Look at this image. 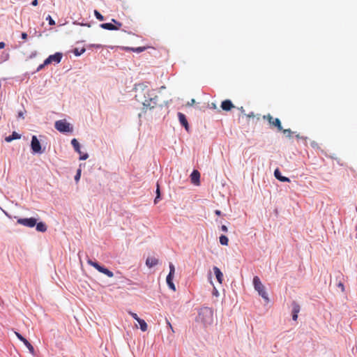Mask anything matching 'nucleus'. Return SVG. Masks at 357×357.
<instances>
[{"label": "nucleus", "instance_id": "obj_1", "mask_svg": "<svg viewBox=\"0 0 357 357\" xmlns=\"http://www.w3.org/2000/svg\"><path fill=\"white\" fill-rule=\"evenodd\" d=\"M144 90L145 91V93H146L147 96H148V98H146L144 100V101L143 102V108H142V109L146 112L149 109H153V108H155L156 107V105H157V100H156L157 96H154V97H152L151 95L150 94L151 91L149 89H147V88L144 89Z\"/></svg>", "mask_w": 357, "mask_h": 357}, {"label": "nucleus", "instance_id": "obj_2", "mask_svg": "<svg viewBox=\"0 0 357 357\" xmlns=\"http://www.w3.org/2000/svg\"><path fill=\"white\" fill-rule=\"evenodd\" d=\"M253 285L255 289L258 292V294L266 301H268V294L265 291V287L264 284L261 283L259 278L258 276H255L253 278Z\"/></svg>", "mask_w": 357, "mask_h": 357}, {"label": "nucleus", "instance_id": "obj_3", "mask_svg": "<svg viewBox=\"0 0 357 357\" xmlns=\"http://www.w3.org/2000/svg\"><path fill=\"white\" fill-rule=\"evenodd\" d=\"M88 264L90 266L94 267L96 270H98L99 272L106 275L109 278H112L114 276V273L109 271V269L100 266L97 262L92 261L91 259H89L87 260Z\"/></svg>", "mask_w": 357, "mask_h": 357}, {"label": "nucleus", "instance_id": "obj_4", "mask_svg": "<svg viewBox=\"0 0 357 357\" xmlns=\"http://www.w3.org/2000/svg\"><path fill=\"white\" fill-rule=\"evenodd\" d=\"M55 128L61 132H70L73 131L69 123L65 120H59L55 123Z\"/></svg>", "mask_w": 357, "mask_h": 357}, {"label": "nucleus", "instance_id": "obj_5", "mask_svg": "<svg viewBox=\"0 0 357 357\" xmlns=\"http://www.w3.org/2000/svg\"><path fill=\"white\" fill-rule=\"evenodd\" d=\"M263 119L267 120L271 126L276 127L278 131L282 130L281 122L279 119H274L270 114L264 115L263 116Z\"/></svg>", "mask_w": 357, "mask_h": 357}, {"label": "nucleus", "instance_id": "obj_6", "mask_svg": "<svg viewBox=\"0 0 357 357\" xmlns=\"http://www.w3.org/2000/svg\"><path fill=\"white\" fill-rule=\"evenodd\" d=\"M36 222L37 220L34 218H18L17 220L19 225L30 228L33 227L36 225Z\"/></svg>", "mask_w": 357, "mask_h": 357}, {"label": "nucleus", "instance_id": "obj_7", "mask_svg": "<svg viewBox=\"0 0 357 357\" xmlns=\"http://www.w3.org/2000/svg\"><path fill=\"white\" fill-rule=\"evenodd\" d=\"M62 59V54L59 52H56L54 54L49 56L45 60V64H50L53 62L59 63Z\"/></svg>", "mask_w": 357, "mask_h": 357}, {"label": "nucleus", "instance_id": "obj_8", "mask_svg": "<svg viewBox=\"0 0 357 357\" xmlns=\"http://www.w3.org/2000/svg\"><path fill=\"white\" fill-rule=\"evenodd\" d=\"M31 147L33 153H41V146L36 136L31 138Z\"/></svg>", "mask_w": 357, "mask_h": 357}, {"label": "nucleus", "instance_id": "obj_9", "mask_svg": "<svg viewBox=\"0 0 357 357\" xmlns=\"http://www.w3.org/2000/svg\"><path fill=\"white\" fill-rule=\"evenodd\" d=\"M190 179L193 184L199 185L200 173L197 170H194L190 175Z\"/></svg>", "mask_w": 357, "mask_h": 357}, {"label": "nucleus", "instance_id": "obj_10", "mask_svg": "<svg viewBox=\"0 0 357 357\" xmlns=\"http://www.w3.org/2000/svg\"><path fill=\"white\" fill-rule=\"evenodd\" d=\"M178 120H179V122L180 123L184 126L185 129L187 130V131H189V124H188V122L187 121V119L185 116V114H183V113L181 112H178Z\"/></svg>", "mask_w": 357, "mask_h": 357}, {"label": "nucleus", "instance_id": "obj_11", "mask_svg": "<svg viewBox=\"0 0 357 357\" xmlns=\"http://www.w3.org/2000/svg\"><path fill=\"white\" fill-rule=\"evenodd\" d=\"M234 107V105H233V103L231 102V101L230 100H225L222 101L221 103V108L224 111H227V112L230 111Z\"/></svg>", "mask_w": 357, "mask_h": 357}, {"label": "nucleus", "instance_id": "obj_12", "mask_svg": "<svg viewBox=\"0 0 357 357\" xmlns=\"http://www.w3.org/2000/svg\"><path fill=\"white\" fill-rule=\"evenodd\" d=\"M213 269L214 273L215 275V277L217 278V280L218 281V282L220 284H222V281H223V274H222V273L221 272L220 268H218L217 266H214Z\"/></svg>", "mask_w": 357, "mask_h": 357}, {"label": "nucleus", "instance_id": "obj_13", "mask_svg": "<svg viewBox=\"0 0 357 357\" xmlns=\"http://www.w3.org/2000/svg\"><path fill=\"white\" fill-rule=\"evenodd\" d=\"M274 175L276 177V178H278L280 181H282V182H289L290 181L289 178H287L286 176H282L280 174V172L278 169L275 170Z\"/></svg>", "mask_w": 357, "mask_h": 357}, {"label": "nucleus", "instance_id": "obj_14", "mask_svg": "<svg viewBox=\"0 0 357 357\" xmlns=\"http://www.w3.org/2000/svg\"><path fill=\"white\" fill-rule=\"evenodd\" d=\"M158 260L155 257H148L146 261V264L149 268H151L158 264Z\"/></svg>", "mask_w": 357, "mask_h": 357}, {"label": "nucleus", "instance_id": "obj_15", "mask_svg": "<svg viewBox=\"0 0 357 357\" xmlns=\"http://www.w3.org/2000/svg\"><path fill=\"white\" fill-rule=\"evenodd\" d=\"M100 27L104 29L111 30V31L119 30V27H116V26H114L112 23L101 24H100Z\"/></svg>", "mask_w": 357, "mask_h": 357}, {"label": "nucleus", "instance_id": "obj_16", "mask_svg": "<svg viewBox=\"0 0 357 357\" xmlns=\"http://www.w3.org/2000/svg\"><path fill=\"white\" fill-rule=\"evenodd\" d=\"M21 138V135L16 132H13L12 135L6 137L5 140L7 142H10L14 139H19Z\"/></svg>", "mask_w": 357, "mask_h": 357}, {"label": "nucleus", "instance_id": "obj_17", "mask_svg": "<svg viewBox=\"0 0 357 357\" xmlns=\"http://www.w3.org/2000/svg\"><path fill=\"white\" fill-rule=\"evenodd\" d=\"M35 226H36V230L40 232H45L47 229L46 225L43 222H36V225Z\"/></svg>", "mask_w": 357, "mask_h": 357}, {"label": "nucleus", "instance_id": "obj_18", "mask_svg": "<svg viewBox=\"0 0 357 357\" xmlns=\"http://www.w3.org/2000/svg\"><path fill=\"white\" fill-rule=\"evenodd\" d=\"M71 144L73 146L75 151L81 155L82 152L80 150V146H79V143L78 142V141L76 139H73L71 140Z\"/></svg>", "mask_w": 357, "mask_h": 357}, {"label": "nucleus", "instance_id": "obj_19", "mask_svg": "<svg viewBox=\"0 0 357 357\" xmlns=\"http://www.w3.org/2000/svg\"><path fill=\"white\" fill-rule=\"evenodd\" d=\"M173 275H168L167 276V278H166V281H167V283L169 286V287L172 289L173 291H176V287H175V285L173 283L172 280H173Z\"/></svg>", "mask_w": 357, "mask_h": 357}, {"label": "nucleus", "instance_id": "obj_20", "mask_svg": "<svg viewBox=\"0 0 357 357\" xmlns=\"http://www.w3.org/2000/svg\"><path fill=\"white\" fill-rule=\"evenodd\" d=\"M291 305H292V314H298L300 310H301V307H300L299 304L298 303H296V301H293Z\"/></svg>", "mask_w": 357, "mask_h": 357}, {"label": "nucleus", "instance_id": "obj_21", "mask_svg": "<svg viewBox=\"0 0 357 357\" xmlns=\"http://www.w3.org/2000/svg\"><path fill=\"white\" fill-rule=\"evenodd\" d=\"M24 345L27 347L30 353L33 355L35 354V350L33 347L31 345V344L26 339L24 342Z\"/></svg>", "mask_w": 357, "mask_h": 357}, {"label": "nucleus", "instance_id": "obj_22", "mask_svg": "<svg viewBox=\"0 0 357 357\" xmlns=\"http://www.w3.org/2000/svg\"><path fill=\"white\" fill-rule=\"evenodd\" d=\"M139 326H140V329L142 331L144 332V331H147L148 326H147V324L146 323V321L144 319H142L141 321H139Z\"/></svg>", "mask_w": 357, "mask_h": 357}, {"label": "nucleus", "instance_id": "obj_23", "mask_svg": "<svg viewBox=\"0 0 357 357\" xmlns=\"http://www.w3.org/2000/svg\"><path fill=\"white\" fill-rule=\"evenodd\" d=\"M220 243L223 245H227L229 243V239L226 236L222 235L220 236Z\"/></svg>", "mask_w": 357, "mask_h": 357}, {"label": "nucleus", "instance_id": "obj_24", "mask_svg": "<svg viewBox=\"0 0 357 357\" xmlns=\"http://www.w3.org/2000/svg\"><path fill=\"white\" fill-rule=\"evenodd\" d=\"M85 52V48H82L80 50H79L78 48H75L73 51V52L74 53V54L75 56H80L81 54H82L84 52Z\"/></svg>", "mask_w": 357, "mask_h": 357}, {"label": "nucleus", "instance_id": "obj_25", "mask_svg": "<svg viewBox=\"0 0 357 357\" xmlns=\"http://www.w3.org/2000/svg\"><path fill=\"white\" fill-rule=\"evenodd\" d=\"M94 15L100 21H103L105 19L103 15L96 10H94Z\"/></svg>", "mask_w": 357, "mask_h": 357}, {"label": "nucleus", "instance_id": "obj_26", "mask_svg": "<svg viewBox=\"0 0 357 357\" xmlns=\"http://www.w3.org/2000/svg\"><path fill=\"white\" fill-rule=\"evenodd\" d=\"M128 50L132 51V52H137V53H139V52H142L143 51H144L146 50V47H137V48H128Z\"/></svg>", "mask_w": 357, "mask_h": 357}, {"label": "nucleus", "instance_id": "obj_27", "mask_svg": "<svg viewBox=\"0 0 357 357\" xmlns=\"http://www.w3.org/2000/svg\"><path fill=\"white\" fill-rule=\"evenodd\" d=\"M156 193H157V196H156V197L154 199V203L155 204H156L158 202V199L160 198V188H159V185L158 184H157Z\"/></svg>", "mask_w": 357, "mask_h": 357}, {"label": "nucleus", "instance_id": "obj_28", "mask_svg": "<svg viewBox=\"0 0 357 357\" xmlns=\"http://www.w3.org/2000/svg\"><path fill=\"white\" fill-rule=\"evenodd\" d=\"M174 273H175L174 266L173 265V264L170 263L169 264V273L168 275L174 276Z\"/></svg>", "mask_w": 357, "mask_h": 357}, {"label": "nucleus", "instance_id": "obj_29", "mask_svg": "<svg viewBox=\"0 0 357 357\" xmlns=\"http://www.w3.org/2000/svg\"><path fill=\"white\" fill-rule=\"evenodd\" d=\"M284 135H287V137H291V135L292 133L290 129H283L281 130Z\"/></svg>", "mask_w": 357, "mask_h": 357}, {"label": "nucleus", "instance_id": "obj_30", "mask_svg": "<svg viewBox=\"0 0 357 357\" xmlns=\"http://www.w3.org/2000/svg\"><path fill=\"white\" fill-rule=\"evenodd\" d=\"M80 176H81V169H77V174L75 176V180L76 182L79 181V180L80 179Z\"/></svg>", "mask_w": 357, "mask_h": 357}, {"label": "nucleus", "instance_id": "obj_31", "mask_svg": "<svg viewBox=\"0 0 357 357\" xmlns=\"http://www.w3.org/2000/svg\"><path fill=\"white\" fill-rule=\"evenodd\" d=\"M46 20L48 21V22H49V24L50 25H54L55 24V21L52 18V17L50 15H48L46 17Z\"/></svg>", "mask_w": 357, "mask_h": 357}, {"label": "nucleus", "instance_id": "obj_32", "mask_svg": "<svg viewBox=\"0 0 357 357\" xmlns=\"http://www.w3.org/2000/svg\"><path fill=\"white\" fill-rule=\"evenodd\" d=\"M15 335L17 336V337L20 340L22 341V342H24V341L26 340L21 334H20L18 332H15Z\"/></svg>", "mask_w": 357, "mask_h": 357}, {"label": "nucleus", "instance_id": "obj_33", "mask_svg": "<svg viewBox=\"0 0 357 357\" xmlns=\"http://www.w3.org/2000/svg\"><path fill=\"white\" fill-rule=\"evenodd\" d=\"M15 335L17 336V337L20 340L22 341V342H24V341L26 340L21 334H20L18 332H15Z\"/></svg>", "mask_w": 357, "mask_h": 357}, {"label": "nucleus", "instance_id": "obj_34", "mask_svg": "<svg viewBox=\"0 0 357 357\" xmlns=\"http://www.w3.org/2000/svg\"><path fill=\"white\" fill-rule=\"evenodd\" d=\"M112 22H113V24H118V26L119 27V29L122 26V24L121 22H119V21L116 20L115 19H112Z\"/></svg>", "mask_w": 357, "mask_h": 357}, {"label": "nucleus", "instance_id": "obj_35", "mask_svg": "<svg viewBox=\"0 0 357 357\" xmlns=\"http://www.w3.org/2000/svg\"><path fill=\"white\" fill-rule=\"evenodd\" d=\"M26 112V111H20L17 114V117L18 118H21V119H24V113Z\"/></svg>", "mask_w": 357, "mask_h": 357}, {"label": "nucleus", "instance_id": "obj_36", "mask_svg": "<svg viewBox=\"0 0 357 357\" xmlns=\"http://www.w3.org/2000/svg\"><path fill=\"white\" fill-rule=\"evenodd\" d=\"M89 157V155L87 153H85V154H83V155H81L80 157H79V160H86Z\"/></svg>", "mask_w": 357, "mask_h": 357}, {"label": "nucleus", "instance_id": "obj_37", "mask_svg": "<svg viewBox=\"0 0 357 357\" xmlns=\"http://www.w3.org/2000/svg\"><path fill=\"white\" fill-rule=\"evenodd\" d=\"M47 64H45V62L43 63V64H40L38 68H37V71H40L45 66H47Z\"/></svg>", "mask_w": 357, "mask_h": 357}, {"label": "nucleus", "instance_id": "obj_38", "mask_svg": "<svg viewBox=\"0 0 357 357\" xmlns=\"http://www.w3.org/2000/svg\"><path fill=\"white\" fill-rule=\"evenodd\" d=\"M129 313L132 317V318H134L135 319H137V317H139L136 313L131 312H130Z\"/></svg>", "mask_w": 357, "mask_h": 357}, {"label": "nucleus", "instance_id": "obj_39", "mask_svg": "<svg viewBox=\"0 0 357 357\" xmlns=\"http://www.w3.org/2000/svg\"><path fill=\"white\" fill-rule=\"evenodd\" d=\"M221 230H222V231H224V232H227L228 229H227V226H225V225H222V227H221Z\"/></svg>", "mask_w": 357, "mask_h": 357}, {"label": "nucleus", "instance_id": "obj_40", "mask_svg": "<svg viewBox=\"0 0 357 357\" xmlns=\"http://www.w3.org/2000/svg\"><path fill=\"white\" fill-rule=\"evenodd\" d=\"M22 38L24 40H26L27 38V34L25 32L22 33Z\"/></svg>", "mask_w": 357, "mask_h": 357}, {"label": "nucleus", "instance_id": "obj_41", "mask_svg": "<svg viewBox=\"0 0 357 357\" xmlns=\"http://www.w3.org/2000/svg\"><path fill=\"white\" fill-rule=\"evenodd\" d=\"M338 287L341 288L342 291H343L344 290V284L342 282H340L338 284Z\"/></svg>", "mask_w": 357, "mask_h": 357}, {"label": "nucleus", "instance_id": "obj_42", "mask_svg": "<svg viewBox=\"0 0 357 357\" xmlns=\"http://www.w3.org/2000/svg\"><path fill=\"white\" fill-rule=\"evenodd\" d=\"M292 319L294 321H296L298 319V314H292Z\"/></svg>", "mask_w": 357, "mask_h": 357}, {"label": "nucleus", "instance_id": "obj_43", "mask_svg": "<svg viewBox=\"0 0 357 357\" xmlns=\"http://www.w3.org/2000/svg\"><path fill=\"white\" fill-rule=\"evenodd\" d=\"M31 4L32 6H36L38 5V0H33L32 2H31Z\"/></svg>", "mask_w": 357, "mask_h": 357}, {"label": "nucleus", "instance_id": "obj_44", "mask_svg": "<svg viewBox=\"0 0 357 357\" xmlns=\"http://www.w3.org/2000/svg\"><path fill=\"white\" fill-rule=\"evenodd\" d=\"M195 102V99H192V100H190V102H188V105H192Z\"/></svg>", "mask_w": 357, "mask_h": 357}, {"label": "nucleus", "instance_id": "obj_45", "mask_svg": "<svg viewBox=\"0 0 357 357\" xmlns=\"http://www.w3.org/2000/svg\"><path fill=\"white\" fill-rule=\"evenodd\" d=\"M6 44L3 42H0V49L5 47Z\"/></svg>", "mask_w": 357, "mask_h": 357}, {"label": "nucleus", "instance_id": "obj_46", "mask_svg": "<svg viewBox=\"0 0 357 357\" xmlns=\"http://www.w3.org/2000/svg\"><path fill=\"white\" fill-rule=\"evenodd\" d=\"M91 46L94 47L96 48H101L102 47L101 45H91Z\"/></svg>", "mask_w": 357, "mask_h": 357}, {"label": "nucleus", "instance_id": "obj_47", "mask_svg": "<svg viewBox=\"0 0 357 357\" xmlns=\"http://www.w3.org/2000/svg\"><path fill=\"white\" fill-rule=\"evenodd\" d=\"M215 213L217 215H221V211H219V210H216L215 211Z\"/></svg>", "mask_w": 357, "mask_h": 357}, {"label": "nucleus", "instance_id": "obj_48", "mask_svg": "<svg viewBox=\"0 0 357 357\" xmlns=\"http://www.w3.org/2000/svg\"><path fill=\"white\" fill-rule=\"evenodd\" d=\"M167 324H168L169 327L170 328V329L174 332L173 328H172L171 324L169 323V321H167Z\"/></svg>", "mask_w": 357, "mask_h": 357}, {"label": "nucleus", "instance_id": "obj_49", "mask_svg": "<svg viewBox=\"0 0 357 357\" xmlns=\"http://www.w3.org/2000/svg\"><path fill=\"white\" fill-rule=\"evenodd\" d=\"M248 117H253L254 116V114L251 113L250 114H248Z\"/></svg>", "mask_w": 357, "mask_h": 357}, {"label": "nucleus", "instance_id": "obj_50", "mask_svg": "<svg viewBox=\"0 0 357 357\" xmlns=\"http://www.w3.org/2000/svg\"><path fill=\"white\" fill-rule=\"evenodd\" d=\"M135 320L139 323V321H141V320H142V319H140L139 317H137V319H135Z\"/></svg>", "mask_w": 357, "mask_h": 357}, {"label": "nucleus", "instance_id": "obj_51", "mask_svg": "<svg viewBox=\"0 0 357 357\" xmlns=\"http://www.w3.org/2000/svg\"><path fill=\"white\" fill-rule=\"evenodd\" d=\"M144 91L145 92V91L144 90ZM146 93H144V95H146ZM144 98H146V96H144Z\"/></svg>", "mask_w": 357, "mask_h": 357}]
</instances>
